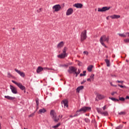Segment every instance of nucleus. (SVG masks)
Instances as JSON below:
<instances>
[{
	"label": "nucleus",
	"instance_id": "obj_1",
	"mask_svg": "<svg viewBox=\"0 0 129 129\" xmlns=\"http://www.w3.org/2000/svg\"><path fill=\"white\" fill-rule=\"evenodd\" d=\"M108 41H109V37H108V36L106 37V36L104 35L101 36L99 40L100 43L101 44L102 46L105 47V48H107V46L105 45V44H104V42L108 43Z\"/></svg>",
	"mask_w": 129,
	"mask_h": 129
},
{
	"label": "nucleus",
	"instance_id": "obj_2",
	"mask_svg": "<svg viewBox=\"0 0 129 129\" xmlns=\"http://www.w3.org/2000/svg\"><path fill=\"white\" fill-rule=\"evenodd\" d=\"M50 114L51 117L52 118V119H53L55 122H58V121H59V117H60V118H61L62 117V115H59L57 116V114H56L55 111H54L53 110L50 111Z\"/></svg>",
	"mask_w": 129,
	"mask_h": 129
},
{
	"label": "nucleus",
	"instance_id": "obj_3",
	"mask_svg": "<svg viewBox=\"0 0 129 129\" xmlns=\"http://www.w3.org/2000/svg\"><path fill=\"white\" fill-rule=\"evenodd\" d=\"M68 50V48L67 47H64L62 49V53L57 55L58 58H60V59H63L66 57H67L68 54H67V53H66V52H67Z\"/></svg>",
	"mask_w": 129,
	"mask_h": 129
},
{
	"label": "nucleus",
	"instance_id": "obj_4",
	"mask_svg": "<svg viewBox=\"0 0 129 129\" xmlns=\"http://www.w3.org/2000/svg\"><path fill=\"white\" fill-rule=\"evenodd\" d=\"M87 31L86 30H84L81 33V42H83L87 38Z\"/></svg>",
	"mask_w": 129,
	"mask_h": 129
},
{
	"label": "nucleus",
	"instance_id": "obj_5",
	"mask_svg": "<svg viewBox=\"0 0 129 129\" xmlns=\"http://www.w3.org/2000/svg\"><path fill=\"white\" fill-rule=\"evenodd\" d=\"M12 82L17 85V86H18V87H19L21 90H24V92H26V87L24 86L22 83H18L14 80H12Z\"/></svg>",
	"mask_w": 129,
	"mask_h": 129
},
{
	"label": "nucleus",
	"instance_id": "obj_6",
	"mask_svg": "<svg viewBox=\"0 0 129 129\" xmlns=\"http://www.w3.org/2000/svg\"><path fill=\"white\" fill-rule=\"evenodd\" d=\"M91 109V108L90 107H83L80 110H77V112H86Z\"/></svg>",
	"mask_w": 129,
	"mask_h": 129
},
{
	"label": "nucleus",
	"instance_id": "obj_7",
	"mask_svg": "<svg viewBox=\"0 0 129 129\" xmlns=\"http://www.w3.org/2000/svg\"><path fill=\"white\" fill-rule=\"evenodd\" d=\"M68 71L70 74L72 73H74L75 74L76 71H77V68L74 67H70Z\"/></svg>",
	"mask_w": 129,
	"mask_h": 129
},
{
	"label": "nucleus",
	"instance_id": "obj_8",
	"mask_svg": "<svg viewBox=\"0 0 129 129\" xmlns=\"http://www.w3.org/2000/svg\"><path fill=\"white\" fill-rule=\"evenodd\" d=\"M53 12H59L61 10V6L59 4L54 5L52 7Z\"/></svg>",
	"mask_w": 129,
	"mask_h": 129
},
{
	"label": "nucleus",
	"instance_id": "obj_9",
	"mask_svg": "<svg viewBox=\"0 0 129 129\" xmlns=\"http://www.w3.org/2000/svg\"><path fill=\"white\" fill-rule=\"evenodd\" d=\"M110 9V7H104L102 8H98V12H106V11H108Z\"/></svg>",
	"mask_w": 129,
	"mask_h": 129
},
{
	"label": "nucleus",
	"instance_id": "obj_10",
	"mask_svg": "<svg viewBox=\"0 0 129 129\" xmlns=\"http://www.w3.org/2000/svg\"><path fill=\"white\" fill-rule=\"evenodd\" d=\"M10 89L14 94H17L18 93V91L17 90V88L14 87L13 86L10 85Z\"/></svg>",
	"mask_w": 129,
	"mask_h": 129
},
{
	"label": "nucleus",
	"instance_id": "obj_11",
	"mask_svg": "<svg viewBox=\"0 0 129 129\" xmlns=\"http://www.w3.org/2000/svg\"><path fill=\"white\" fill-rule=\"evenodd\" d=\"M73 7H74V8H76L77 9H82L83 5H82L81 3H76L73 5Z\"/></svg>",
	"mask_w": 129,
	"mask_h": 129
},
{
	"label": "nucleus",
	"instance_id": "obj_12",
	"mask_svg": "<svg viewBox=\"0 0 129 129\" xmlns=\"http://www.w3.org/2000/svg\"><path fill=\"white\" fill-rule=\"evenodd\" d=\"M15 71H16L17 73H18L19 75H20L21 77H23V78L25 77V73L21 72V71L18 70L17 69H15Z\"/></svg>",
	"mask_w": 129,
	"mask_h": 129
},
{
	"label": "nucleus",
	"instance_id": "obj_13",
	"mask_svg": "<svg viewBox=\"0 0 129 129\" xmlns=\"http://www.w3.org/2000/svg\"><path fill=\"white\" fill-rule=\"evenodd\" d=\"M73 14V9L72 8H69L66 12V16H70Z\"/></svg>",
	"mask_w": 129,
	"mask_h": 129
},
{
	"label": "nucleus",
	"instance_id": "obj_14",
	"mask_svg": "<svg viewBox=\"0 0 129 129\" xmlns=\"http://www.w3.org/2000/svg\"><path fill=\"white\" fill-rule=\"evenodd\" d=\"M105 96L102 94H98L97 95V98L99 100H101V99H104Z\"/></svg>",
	"mask_w": 129,
	"mask_h": 129
},
{
	"label": "nucleus",
	"instance_id": "obj_15",
	"mask_svg": "<svg viewBox=\"0 0 129 129\" xmlns=\"http://www.w3.org/2000/svg\"><path fill=\"white\" fill-rule=\"evenodd\" d=\"M62 103H63L64 107H68V100H63Z\"/></svg>",
	"mask_w": 129,
	"mask_h": 129
},
{
	"label": "nucleus",
	"instance_id": "obj_16",
	"mask_svg": "<svg viewBox=\"0 0 129 129\" xmlns=\"http://www.w3.org/2000/svg\"><path fill=\"white\" fill-rule=\"evenodd\" d=\"M63 46H64V42L61 41L57 44V48H62Z\"/></svg>",
	"mask_w": 129,
	"mask_h": 129
},
{
	"label": "nucleus",
	"instance_id": "obj_17",
	"mask_svg": "<svg viewBox=\"0 0 129 129\" xmlns=\"http://www.w3.org/2000/svg\"><path fill=\"white\" fill-rule=\"evenodd\" d=\"M110 18H111L112 19H119L120 18V16L119 15H113L110 16Z\"/></svg>",
	"mask_w": 129,
	"mask_h": 129
},
{
	"label": "nucleus",
	"instance_id": "obj_18",
	"mask_svg": "<svg viewBox=\"0 0 129 129\" xmlns=\"http://www.w3.org/2000/svg\"><path fill=\"white\" fill-rule=\"evenodd\" d=\"M5 97L9 100H14V99H16V97H11L10 96H5Z\"/></svg>",
	"mask_w": 129,
	"mask_h": 129
},
{
	"label": "nucleus",
	"instance_id": "obj_19",
	"mask_svg": "<svg viewBox=\"0 0 129 129\" xmlns=\"http://www.w3.org/2000/svg\"><path fill=\"white\" fill-rule=\"evenodd\" d=\"M83 88H84V87L83 86H80L78 87L76 89L77 92L79 93V92H80V90H82Z\"/></svg>",
	"mask_w": 129,
	"mask_h": 129
},
{
	"label": "nucleus",
	"instance_id": "obj_20",
	"mask_svg": "<svg viewBox=\"0 0 129 129\" xmlns=\"http://www.w3.org/2000/svg\"><path fill=\"white\" fill-rule=\"evenodd\" d=\"M43 70V68L41 67H38L37 69L36 70L37 73H40V72H42V71Z\"/></svg>",
	"mask_w": 129,
	"mask_h": 129
},
{
	"label": "nucleus",
	"instance_id": "obj_21",
	"mask_svg": "<svg viewBox=\"0 0 129 129\" xmlns=\"http://www.w3.org/2000/svg\"><path fill=\"white\" fill-rule=\"evenodd\" d=\"M101 114H102V115H104V116H107V115H108V113L107 111H105L104 112H102Z\"/></svg>",
	"mask_w": 129,
	"mask_h": 129
},
{
	"label": "nucleus",
	"instance_id": "obj_22",
	"mask_svg": "<svg viewBox=\"0 0 129 129\" xmlns=\"http://www.w3.org/2000/svg\"><path fill=\"white\" fill-rule=\"evenodd\" d=\"M93 68V66H89L87 69H88V71H89V72H91V71H92V68Z\"/></svg>",
	"mask_w": 129,
	"mask_h": 129
},
{
	"label": "nucleus",
	"instance_id": "obj_23",
	"mask_svg": "<svg viewBox=\"0 0 129 129\" xmlns=\"http://www.w3.org/2000/svg\"><path fill=\"white\" fill-rule=\"evenodd\" d=\"M105 61L106 63L107 64V67H109V66H110L109 60L105 59Z\"/></svg>",
	"mask_w": 129,
	"mask_h": 129
},
{
	"label": "nucleus",
	"instance_id": "obj_24",
	"mask_svg": "<svg viewBox=\"0 0 129 129\" xmlns=\"http://www.w3.org/2000/svg\"><path fill=\"white\" fill-rule=\"evenodd\" d=\"M61 125V123H58L56 125L52 126V128H57V127H59Z\"/></svg>",
	"mask_w": 129,
	"mask_h": 129
},
{
	"label": "nucleus",
	"instance_id": "obj_25",
	"mask_svg": "<svg viewBox=\"0 0 129 129\" xmlns=\"http://www.w3.org/2000/svg\"><path fill=\"white\" fill-rule=\"evenodd\" d=\"M39 112L40 113H45V112H46V109L43 108V109H40L39 110Z\"/></svg>",
	"mask_w": 129,
	"mask_h": 129
},
{
	"label": "nucleus",
	"instance_id": "obj_26",
	"mask_svg": "<svg viewBox=\"0 0 129 129\" xmlns=\"http://www.w3.org/2000/svg\"><path fill=\"white\" fill-rule=\"evenodd\" d=\"M118 36H119V37H122L123 38H126V35H125V34H124L118 33Z\"/></svg>",
	"mask_w": 129,
	"mask_h": 129
},
{
	"label": "nucleus",
	"instance_id": "obj_27",
	"mask_svg": "<svg viewBox=\"0 0 129 129\" xmlns=\"http://www.w3.org/2000/svg\"><path fill=\"white\" fill-rule=\"evenodd\" d=\"M75 74L76 75V77L78 76V75L80 74V70H78V71H76Z\"/></svg>",
	"mask_w": 129,
	"mask_h": 129
},
{
	"label": "nucleus",
	"instance_id": "obj_28",
	"mask_svg": "<svg viewBox=\"0 0 129 129\" xmlns=\"http://www.w3.org/2000/svg\"><path fill=\"white\" fill-rule=\"evenodd\" d=\"M109 99H111V100H112V101H119V100L115 98H109Z\"/></svg>",
	"mask_w": 129,
	"mask_h": 129
},
{
	"label": "nucleus",
	"instance_id": "obj_29",
	"mask_svg": "<svg viewBox=\"0 0 129 129\" xmlns=\"http://www.w3.org/2000/svg\"><path fill=\"white\" fill-rule=\"evenodd\" d=\"M96 109H97V112H98V113H100V114H101V113H102L101 109H100L99 108H97Z\"/></svg>",
	"mask_w": 129,
	"mask_h": 129
},
{
	"label": "nucleus",
	"instance_id": "obj_30",
	"mask_svg": "<svg viewBox=\"0 0 129 129\" xmlns=\"http://www.w3.org/2000/svg\"><path fill=\"white\" fill-rule=\"evenodd\" d=\"M90 79L93 81V80H94V74H92L90 77Z\"/></svg>",
	"mask_w": 129,
	"mask_h": 129
},
{
	"label": "nucleus",
	"instance_id": "obj_31",
	"mask_svg": "<svg viewBox=\"0 0 129 129\" xmlns=\"http://www.w3.org/2000/svg\"><path fill=\"white\" fill-rule=\"evenodd\" d=\"M118 100L119 101L120 100V101H124V100H125V99H124V98H123V97H119Z\"/></svg>",
	"mask_w": 129,
	"mask_h": 129
},
{
	"label": "nucleus",
	"instance_id": "obj_32",
	"mask_svg": "<svg viewBox=\"0 0 129 129\" xmlns=\"http://www.w3.org/2000/svg\"><path fill=\"white\" fill-rule=\"evenodd\" d=\"M85 122H87V123L90 122V119H88V118H85Z\"/></svg>",
	"mask_w": 129,
	"mask_h": 129
},
{
	"label": "nucleus",
	"instance_id": "obj_33",
	"mask_svg": "<svg viewBox=\"0 0 129 129\" xmlns=\"http://www.w3.org/2000/svg\"><path fill=\"white\" fill-rule=\"evenodd\" d=\"M118 114H119L120 115H124V114H125V112L124 111L120 112L118 113Z\"/></svg>",
	"mask_w": 129,
	"mask_h": 129
},
{
	"label": "nucleus",
	"instance_id": "obj_34",
	"mask_svg": "<svg viewBox=\"0 0 129 129\" xmlns=\"http://www.w3.org/2000/svg\"><path fill=\"white\" fill-rule=\"evenodd\" d=\"M123 41L124 42V43H129V39L128 38H126L124 39Z\"/></svg>",
	"mask_w": 129,
	"mask_h": 129
},
{
	"label": "nucleus",
	"instance_id": "obj_35",
	"mask_svg": "<svg viewBox=\"0 0 129 129\" xmlns=\"http://www.w3.org/2000/svg\"><path fill=\"white\" fill-rule=\"evenodd\" d=\"M35 101H36L37 106H39V99H36Z\"/></svg>",
	"mask_w": 129,
	"mask_h": 129
},
{
	"label": "nucleus",
	"instance_id": "obj_36",
	"mask_svg": "<svg viewBox=\"0 0 129 129\" xmlns=\"http://www.w3.org/2000/svg\"><path fill=\"white\" fill-rule=\"evenodd\" d=\"M7 75H8V77H9V78H11V77H13V76L10 73H8Z\"/></svg>",
	"mask_w": 129,
	"mask_h": 129
},
{
	"label": "nucleus",
	"instance_id": "obj_37",
	"mask_svg": "<svg viewBox=\"0 0 129 129\" xmlns=\"http://www.w3.org/2000/svg\"><path fill=\"white\" fill-rule=\"evenodd\" d=\"M60 66L61 67H65L66 68H67V67H68V64H62Z\"/></svg>",
	"mask_w": 129,
	"mask_h": 129
},
{
	"label": "nucleus",
	"instance_id": "obj_38",
	"mask_svg": "<svg viewBox=\"0 0 129 129\" xmlns=\"http://www.w3.org/2000/svg\"><path fill=\"white\" fill-rule=\"evenodd\" d=\"M118 86L119 87H120L121 88H126V87L125 86H122V85H118Z\"/></svg>",
	"mask_w": 129,
	"mask_h": 129
},
{
	"label": "nucleus",
	"instance_id": "obj_39",
	"mask_svg": "<svg viewBox=\"0 0 129 129\" xmlns=\"http://www.w3.org/2000/svg\"><path fill=\"white\" fill-rule=\"evenodd\" d=\"M34 115V113H32L31 114L28 115V117H33Z\"/></svg>",
	"mask_w": 129,
	"mask_h": 129
},
{
	"label": "nucleus",
	"instance_id": "obj_40",
	"mask_svg": "<svg viewBox=\"0 0 129 129\" xmlns=\"http://www.w3.org/2000/svg\"><path fill=\"white\" fill-rule=\"evenodd\" d=\"M116 92H113L111 93V95H112V96H113V95H114L115 94H116Z\"/></svg>",
	"mask_w": 129,
	"mask_h": 129
},
{
	"label": "nucleus",
	"instance_id": "obj_41",
	"mask_svg": "<svg viewBox=\"0 0 129 129\" xmlns=\"http://www.w3.org/2000/svg\"><path fill=\"white\" fill-rule=\"evenodd\" d=\"M126 37H129V32H126L125 33Z\"/></svg>",
	"mask_w": 129,
	"mask_h": 129
},
{
	"label": "nucleus",
	"instance_id": "obj_42",
	"mask_svg": "<svg viewBox=\"0 0 129 129\" xmlns=\"http://www.w3.org/2000/svg\"><path fill=\"white\" fill-rule=\"evenodd\" d=\"M84 54H85L86 55H88L89 53L88 52V51H85L83 52Z\"/></svg>",
	"mask_w": 129,
	"mask_h": 129
},
{
	"label": "nucleus",
	"instance_id": "obj_43",
	"mask_svg": "<svg viewBox=\"0 0 129 129\" xmlns=\"http://www.w3.org/2000/svg\"><path fill=\"white\" fill-rule=\"evenodd\" d=\"M117 82L118 83H123V81H117Z\"/></svg>",
	"mask_w": 129,
	"mask_h": 129
},
{
	"label": "nucleus",
	"instance_id": "obj_44",
	"mask_svg": "<svg viewBox=\"0 0 129 129\" xmlns=\"http://www.w3.org/2000/svg\"><path fill=\"white\" fill-rule=\"evenodd\" d=\"M110 85L111 86H114V87H116V85H114L112 84V83H110Z\"/></svg>",
	"mask_w": 129,
	"mask_h": 129
},
{
	"label": "nucleus",
	"instance_id": "obj_45",
	"mask_svg": "<svg viewBox=\"0 0 129 129\" xmlns=\"http://www.w3.org/2000/svg\"><path fill=\"white\" fill-rule=\"evenodd\" d=\"M103 110H105L106 109V106H104L102 107Z\"/></svg>",
	"mask_w": 129,
	"mask_h": 129
},
{
	"label": "nucleus",
	"instance_id": "obj_46",
	"mask_svg": "<svg viewBox=\"0 0 129 129\" xmlns=\"http://www.w3.org/2000/svg\"><path fill=\"white\" fill-rule=\"evenodd\" d=\"M91 79H90V78H89V79H87V81H89V82H91Z\"/></svg>",
	"mask_w": 129,
	"mask_h": 129
},
{
	"label": "nucleus",
	"instance_id": "obj_47",
	"mask_svg": "<svg viewBox=\"0 0 129 129\" xmlns=\"http://www.w3.org/2000/svg\"><path fill=\"white\" fill-rule=\"evenodd\" d=\"M78 115H79V114H78V113H76L73 116L75 117L76 116H78Z\"/></svg>",
	"mask_w": 129,
	"mask_h": 129
},
{
	"label": "nucleus",
	"instance_id": "obj_48",
	"mask_svg": "<svg viewBox=\"0 0 129 129\" xmlns=\"http://www.w3.org/2000/svg\"><path fill=\"white\" fill-rule=\"evenodd\" d=\"M86 75V74H80V76H85Z\"/></svg>",
	"mask_w": 129,
	"mask_h": 129
},
{
	"label": "nucleus",
	"instance_id": "obj_49",
	"mask_svg": "<svg viewBox=\"0 0 129 129\" xmlns=\"http://www.w3.org/2000/svg\"><path fill=\"white\" fill-rule=\"evenodd\" d=\"M85 82H86V81H83L81 82V84H83V83H85Z\"/></svg>",
	"mask_w": 129,
	"mask_h": 129
},
{
	"label": "nucleus",
	"instance_id": "obj_50",
	"mask_svg": "<svg viewBox=\"0 0 129 129\" xmlns=\"http://www.w3.org/2000/svg\"><path fill=\"white\" fill-rule=\"evenodd\" d=\"M116 129H121L120 126H118L116 127Z\"/></svg>",
	"mask_w": 129,
	"mask_h": 129
},
{
	"label": "nucleus",
	"instance_id": "obj_51",
	"mask_svg": "<svg viewBox=\"0 0 129 129\" xmlns=\"http://www.w3.org/2000/svg\"><path fill=\"white\" fill-rule=\"evenodd\" d=\"M126 99H129V97L128 96H126Z\"/></svg>",
	"mask_w": 129,
	"mask_h": 129
},
{
	"label": "nucleus",
	"instance_id": "obj_52",
	"mask_svg": "<svg viewBox=\"0 0 129 129\" xmlns=\"http://www.w3.org/2000/svg\"><path fill=\"white\" fill-rule=\"evenodd\" d=\"M109 16L106 17V20H109Z\"/></svg>",
	"mask_w": 129,
	"mask_h": 129
},
{
	"label": "nucleus",
	"instance_id": "obj_53",
	"mask_svg": "<svg viewBox=\"0 0 129 129\" xmlns=\"http://www.w3.org/2000/svg\"><path fill=\"white\" fill-rule=\"evenodd\" d=\"M85 73H86V71H83V74H85Z\"/></svg>",
	"mask_w": 129,
	"mask_h": 129
},
{
	"label": "nucleus",
	"instance_id": "obj_54",
	"mask_svg": "<svg viewBox=\"0 0 129 129\" xmlns=\"http://www.w3.org/2000/svg\"><path fill=\"white\" fill-rule=\"evenodd\" d=\"M70 117L72 118V117H74V116H72V115H70Z\"/></svg>",
	"mask_w": 129,
	"mask_h": 129
},
{
	"label": "nucleus",
	"instance_id": "obj_55",
	"mask_svg": "<svg viewBox=\"0 0 129 129\" xmlns=\"http://www.w3.org/2000/svg\"><path fill=\"white\" fill-rule=\"evenodd\" d=\"M0 129H2V125L1 124V123H0Z\"/></svg>",
	"mask_w": 129,
	"mask_h": 129
},
{
	"label": "nucleus",
	"instance_id": "obj_56",
	"mask_svg": "<svg viewBox=\"0 0 129 129\" xmlns=\"http://www.w3.org/2000/svg\"><path fill=\"white\" fill-rule=\"evenodd\" d=\"M86 115L88 116H89V115L87 114H86Z\"/></svg>",
	"mask_w": 129,
	"mask_h": 129
},
{
	"label": "nucleus",
	"instance_id": "obj_57",
	"mask_svg": "<svg viewBox=\"0 0 129 129\" xmlns=\"http://www.w3.org/2000/svg\"><path fill=\"white\" fill-rule=\"evenodd\" d=\"M123 123H126V122H123Z\"/></svg>",
	"mask_w": 129,
	"mask_h": 129
},
{
	"label": "nucleus",
	"instance_id": "obj_58",
	"mask_svg": "<svg viewBox=\"0 0 129 129\" xmlns=\"http://www.w3.org/2000/svg\"><path fill=\"white\" fill-rule=\"evenodd\" d=\"M13 30H15V28H13Z\"/></svg>",
	"mask_w": 129,
	"mask_h": 129
},
{
	"label": "nucleus",
	"instance_id": "obj_59",
	"mask_svg": "<svg viewBox=\"0 0 129 129\" xmlns=\"http://www.w3.org/2000/svg\"><path fill=\"white\" fill-rule=\"evenodd\" d=\"M24 129H27V128H26L24 127Z\"/></svg>",
	"mask_w": 129,
	"mask_h": 129
}]
</instances>
